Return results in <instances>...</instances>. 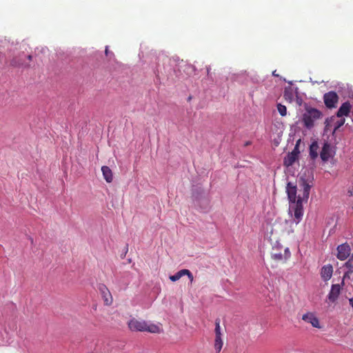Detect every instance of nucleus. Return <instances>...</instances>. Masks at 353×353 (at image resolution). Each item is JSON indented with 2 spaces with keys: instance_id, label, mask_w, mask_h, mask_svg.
Returning a JSON list of instances; mask_svg holds the SVG:
<instances>
[{
  "instance_id": "6e6552de",
  "label": "nucleus",
  "mask_w": 353,
  "mask_h": 353,
  "mask_svg": "<svg viewBox=\"0 0 353 353\" xmlns=\"http://www.w3.org/2000/svg\"><path fill=\"white\" fill-rule=\"evenodd\" d=\"M101 171L105 180L108 183H111L113 180L112 172L110 168L108 166H102Z\"/></svg>"
},
{
  "instance_id": "f3484780",
  "label": "nucleus",
  "mask_w": 353,
  "mask_h": 353,
  "mask_svg": "<svg viewBox=\"0 0 353 353\" xmlns=\"http://www.w3.org/2000/svg\"><path fill=\"white\" fill-rule=\"evenodd\" d=\"M11 64H12V65H14V66H16V65H16L13 61H12Z\"/></svg>"
},
{
  "instance_id": "1a4fd4ad",
  "label": "nucleus",
  "mask_w": 353,
  "mask_h": 353,
  "mask_svg": "<svg viewBox=\"0 0 353 353\" xmlns=\"http://www.w3.org/2000/svg\"><path fill=\"white\" fill-rule=\"evenodd\" d=\"M294 92L292 87L289 86L285 88L283 97L286 101L292 102L294 99Z\"/></svg>"
},
{
  "instance_id": "7ed1b4c3",
  "label": "nucleus",
  "mask_w": 353,
  "mask_h": 353,
  "mask_svg": "<svg viewBox=\"0 0 353 353\" xmlns=\"http://www.w3.org/2000/svg\"><path fill=\"white\" fill-rule=\"evenodd\" d=\"M215 339H214V347L216 353H220L223 345V341L222 340V334L221 332V326H220V320L219 319L215 321Z\"/></svg>"
},
{
  "instance_id": "ddd939ff",
  "label": "nucleus",
  "mask_w": 353,
  "mask_h": 353,
  "mask_svg": "<svg viewBox=\"0 0 353 353\" xmlns=\"http://www.w3.org/2000/svg\"><path fill=\"white\" fill-rule=\"evenodd\" d=\"M307 319H309V314L308 313H306V314L303 315V316H302V319L303 320L307 321Z\"/></svg>"
},
{
  "instance_id": "dca6fc26",
  "label": "nucleus",
  "mask_w": 353,
  "mask_h": 353,
  "mask_svg": "<svg viewBox=\"0 0 353 353\" xmlns=\"http://www.w3.org/2000/svg\"><path fill=\"white\" fill-rule=\"evenodd\" d=\"M28 58L29 60H31L32 59V56L31 55H28Z\"/></svg>"
},
{
  "instance_id": "423d86ee",
  "label": "nucleus",
  "mask_w": 353,
  "mask_h": 353,
  "mask_svg": "<svg viewBox=\"0 0 353 353\" xmlns=\"http://www.w3.org/2000/svg\"><path fill=\"white\" fill-rule=\"evenodd\" d=\"M290 257V252L289 250V248H288L284 250V254H282L281 252L272 254V258L274 260L282 261L283 263H285Z\"/></svg>"
},
{
  "instance_id": "f03ea898",
  "label": "nucleus",
  "mask_w": 353,
  "mask_h": 353,
  "mask_svg": "<svg viewBox=\"0 0 353 353\" xmlns=\"http://www.w3.org/2000/svg\"><path fill=\"white\" fill-rule=\"evenodd\" d=\"M128 325L129 329L133 332H148L150 333H159L161 328L155 324H148L143 320H139L135 318L130 319Z\"/></svg>"
},
{
  "instance_id": "2eb2a0df",
  "label": "nucleus",
  "mask_w": 353,
  "mask_h": 353,
  "mask_svg": "<svg viewBox=\"0 0 353 353\" xmlns=\"http://www.w3.org/2000/svg\"><path fill=\"white\" fill-rule=\"evenodd\" d=\"M272 74H273L274 76H278V74H276V71H274V72H273V73H272Z\"/></svg>"
},
{
  "instance_id": "f8f14e48",
  "label": "nucleus",
  "mask_w": 353,
  "mask_h": 353,
  "mask_svg": "<svg viewBox=\"0 0 353 353\" xmlns=\"http://www.w3.org/2000/svg\"><path fill=\"white\" fill-rule=\"evenodd\" d=\"M301 143V139H299L297 141H296V145L294 147V148L293 149V150L291 152V153H293L295 154L296 157H299V154L300 153V151L299 150V144Z\"/></svg>"
},
{
  "instance_id": "9b49d317",
  "label": "nucleus",
  "mask_w": 353,
  "mask_h": 353,
  "mask_svg": "<svg viewBox=\"0 0 353 353\" xmlns=\"http://www.w3.org/2000/svg\"><path fill=\"white\" fill-rule=\"evenodd\" d=\"M306 112L303 114L302 122L306 128H309V115L307 113H309V109L305 107Z\"/></svg>"
},
{
  "instance_id": "9d476101",
  "label": "nucleus",
  "mask_w": 353,
  "mask_h": 353,
  "mask_svg": "<svg viewBox=\"0 0 353 353\" xmlns=\"http://www.w3.org/2000/svg\"><path fill=\"white\" fill-rule=\"evenodd\" d=\"M276 107L277 110L281 116L285 117L287 115V108L284 105H282L281 103H278Z\"/></svg>"
},
{
  "instance_id": "20e7f679",
  "label": "nucleus",
  "mask_w": 353,
  "mask_h": 353,
  "mask_svg": "<svg viewBox=\"0 0 353 353\" xmlns=\"http://www.w3.org/2000/svg\"><path fill=\"white\" fill-rule=\"evenodd\" d=\"M183 276H187L188 277V279H190V283H192V281L194 280V276H193L192 272L189 270H187V269H183V270H179L174 275L170 276L169 279L172 281L175 282V281L179 280Z\"/></svg>"
},
{
  "instance_id": "4468645a",
  "label": "nucleus",
  "mask_w": 353,
  "mask_h": 353,
  "mask_svg": "<svg viewBox=\"0 0 353 353\" xmlns=\"http://www.w3.org/2000/svg\"><path fill=\"white\" fill-rule=\"evenodd\" d=\"M110 51H109V48H108V46H106L105 47V54L108 56V54H109Z\"/></svg>"
},
{
  "instance_id": "f257e3e1",
  "label": "nucleus",
  "mask_w": 353,
  "mask_h": 353,
  "mask_svg": "<svg viewBox=\"0 0 353 353\" xmlns=\"http://www.w3.org/2000/svg\"><path fill=\"white\" fill-rule=\"evenodd\" d=\"M299 182L303 188V198L296 196V185L289 182L286 186V193L290 203L289 211L290 212H294V221L296 223L302 219L303 215V202H307V198L309 196V182L307 179L301 177Z\"/></svg>"
},
{
  "instance_id": "39448f33",
  "label": "nucleus",
  "mask_w": 353,
  "mask_h": 353,
  "mask_svg": "<svg viewBox=\"0 0 353 353\" xmlns=\"http://www.w3.org/2000/svg\"><path fill=\"white\" fill-rule=\"evenodd\" d=\"M99 290L102 295V298L104 301L105 305H110L112 303L113 299L109 290L107 288L105 285H103L99 288Z\"/></svg>"
},
{
  "instance_id": "0eeeda50",
  "label": "nucleus",
  "mask_w": 353,
  "mask_h": 353,
  "mask_svg": "<svg viewBox=\"0 0 353 353\" xmlns=\"http://www.w3.org/2000/svg\"><path fill=\"white\" fill-rule=\"evenodd\" d=\"M298 159V157L294 154L289 152L283 159V165L290 167L292 165L294 162Z\"/></svg>"
}]
</instances>
